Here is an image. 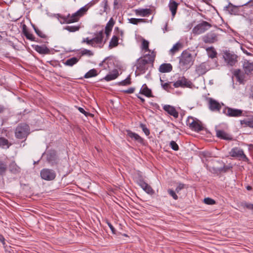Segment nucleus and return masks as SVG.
I'll list each match as a JSON object with an SVG mask.
<instances>
[{
  "mask_svg": "<svg viewBox=\"0 0 253 253\" xmlns=\"http://www.w3.org/2000/svg\"><path fill=\"white\" fill-rule=\"evenodd\" d=\"M156 57V53L153 51L151 54H146L144 57H141L136 61L135 66L136 70L135 73L138 75L144 74L149 67L153 68Z\"/></svg>",
  "mask_w": 253,
  "mask_h": 253,
  "instance_id": "f257e3e1",
  "label": "nucleus"
},
{
  "mask_svg": "<svg viewBox=\"0 0 253 253\" xmlns=\"http://www.w3.org/2000/svg\"><path fill=\"white\" fill-rule=\"evenodd\" d=\"M88 10L86 6H84L81 8L76 12L72 15L68 14L67 16L58 14V17L62 19L63 21H61V23H72L78 22L81 17L83 16Z\"/></svg>",
  "mask_w": 253,
  "mask_h": 253,
  "instance_id": "f03ea898",
  "label": "nucleus"
},
{
  "mask_svg": "<svg viewBox=\"0 0 253 253\" xmlns=\"http://www.w3.org/2000/svg\"><path fill=\"white\" fill-rule=\"evenodd\" d=\"M194 61L192 54L187 50L183 51L179 57V64L183 69L189 68L193 64Z\"/></svg>",
  "mask_w": 253,
  "mask_h": 253,
  "instance_id": "7ed1b4c3",
  "label": "nucleus"
},
{
  "mask_svg": "<svg viewBox=\"0 0 253 253\" xmlns=\"http://www.w3.org/2000/svg\"><path fill=\"white\" fill-rule=\"evenodd\" d=\"M30 133L29 126L26 124H19L15 130V136L16 138L19 139L25 140Z\"/></svg>",
  "mask_w": 253,
  "mask_h": 253,
  "instance_id": "20e7f679",
  "label": "nucleus"
},
{
  "mask_svg": "<svg viewBox=\"0 0 253 253\" xmlns=\"http://www.w3.org/2000/svg\"><path fill=\"white\" fill-rule=\"evenodd\" d=\"M46 160L51 166H57L59 164V159L55 150H48L45 153Z\"/></svg>",
  "mask_w": 253,
  "mask_h": 253,
  "instance_id": "39448f33",
  "label": "nucleus"
},
{
  "mask_svg": "<svg viewBox=\"0 0 253 253\" xmlns=\"http://www.w3.org/2000/svg\"><path fill=\"white\" fill-rule=\"evenodd\" d=\"M211 27V25L206 21H202L197 24L192 29V32L194 35L201 34Z\"/></svg>",
  "mask_w": 253,
  "mask_h": 253,
  "instance_id": "423d86ee",
  "label": "nucleus"
},
{
  "mask_svg": "<svg viewBox=\"0 0 253 253\" xmlns=\"http://www.w3.org/2000/svg\"><path fill=\"white\" fill-rule=\"evenodd\" d=\"M229 154L231 157L237 158L239 160L244 162H248L249 161V159L244 154L243 149L239 147L233 148L229 152Z\"/></svg>",
  "mask_w": 253,
  "mask_h": 253,
  "instance_id": "0eeeda50",
  "label": "nucleus"
},
{
  "mask_svg": "<svg viewBox=\"0 0 253 253\" xmlns=\"http://www.w3.org/2000/svg\"><path fill=\"white\" fill-rule=\"evenodd\" d=\"M219 35L214 31H211L202 37V41L205 43L212 44L218 41Z\"/></svg>",
  "mask_w": 253,
  "mask_h": 253,
  "instance_id": "6e6552de",
  "label": "nucleus"
},
{
  "mask_svg": "<svg viewBox=\"0 0 253 253\" xmlns=\"http://www.w3.org/2000/svg\"><path fill=\"white\" fill-rule=\"evenodd\" d=\"M41 178L45 180L51 181L54 180L56 176L55 171L51 169H43L40 172Z\"/></svg>",
  "mask_w": 253,
  "mask_h": 253,
  "instance_id": "1a4fd4ad",
  "label": "nucleus"
},
{
  "mask_svg": "<svg viewBox=\"0 0 253 253\" xmlns=\"http://www.w3.org/2000/svg\"><path fill=\"white\" fill-rule=\"evenodd\" d=\"M187 125L195 131L199 132L204 129L201 123L199 121H195L193 117H189L187 120Z\"/></svg>",
  "mask_w": 253,
  "mask_h": 253,
  "instance_id": "9d476101",
  "label": "nucleus"
},
{
  "mask_svg": "<svg viewBox=\"0 0 253 253\" xmlns=\"http://www.w3.org/2000/svg\"><path fill=\"white\" fill-rule=\"evenodd\" d=\"M223 113L230 117H238L242 116L243 111L238 109L226 107L223 110Z\"/></svg>",
  "mask_w": 253,
  "mask_h": 253,
  "instance_id": "9b49d317",
  "label": "nucleus"
},
{
  "mask_svg": "<svg viewBox=\"0 0 253 253\" xmlns=\"http://www.w3.org/2000/svg\"><path fill=\"white\" fill-rule=\"evenodd\" d=\"M192 85V82L184 77L179 78L178 80L174 82L173 85L174 87H191Z\"/></svg>",
  "mask_w": 253,
  "mask_h": 253,
  "instance_id": "f8f14e48",
  "label": "nucleus"
},
{
  "mask_svg": "<svg viewBox=\"0 0 253 253\" xmlns=\"http://www.w3.org/2000/svg\"><path fill=\"white\" fill-rule=\"evenodd\" d=\"M223 58L228 64L233 66L237 62V56L233 53L226 50L224 52Z\"/></svg>",
  "mask_w": 253,
  "mask_h": 253,
  "instance_id": "ddd939ff",
  "label": "nucleus"
},
{
  "mask_svg": "<svg viewBox=\"0 0 253 253\" xmlns=\"http://www.w3.org/2000/svg\"><path fill=\"white\" fill-rule=\"evenodd\" d=\"M137 183L147 194L152 195L155 193L154 190L151 186L147 183L142 177L138 179Z\"/></svg>",
  "mask_w": 253,
  "mask_h": 253,
  "instance_id": "4468645a",
  "label": "nucleus"
},
{
  "mask_svg": "<svg viewBox=\"0 0 253 253\" xmlns=\"http://www.w3.org/2000/svg\"><path fill=\"white\" fill-rule=\"evenodd\" d=\"M208 105L209 109L212 111H219L221 106L220 103L212 98H208Z\"/></svg>",
  "mask_w": 253,
  "mask_h": 253,
  "instance_id": "2eb2a0df",
  "label": "nucleus"
},
{
  "mask_svg": "<svg viewBox=\"0 0 253 253\" xmlns=\"http://www.w3.org/2000/svg\"><path fill=\"white\" fill-rule=\"evenodd\" d=\"M216 136L221 139L225 140L231 141L233 140L231 135L227 133L225 131L220 129H216Z\"/></svg>",
  "mask_w": 253,
  "mask_h": 253,
  "instance_id": "dca6fc26",
  "label": "nucleus"
},
{
  "mask_svg": "<svg viewBox=\"0 0 253 253\" xmlns=\"http://www.w3.org/2000/svg\"><path fill=\"white\" fill-rule=\"evenodd\" d=\"M179 4V3L177 2L174 0H169V1L168 7L169 8V10L171 13L172 18L175 17L176 14Z\"/></svg>",
  "mask_w": 253,
  "mask_h": 253,
  "instance_id": "f3484780",
  "label": "nucleus"
},
{
  "mask_svg": "<svg viewBox=\"0 0 253 253\" xmlns=\"http://www.w3.org/2000/svg\"><path fill=\"white\" fill-rule=\"evenodd\" d=\"M127 136L131 139H133L134 140L137 141L139 143L144 145V140L138 134L131 131L130 130H126Z\"/></svg>",
  "mask_w": 253,
  "mask_h": 253,
  "instance_id": "a211bd4d",
  "label": "nucleus"
},
{
  "mask_svg": "<svg viewBox=\"0 0 253 253\" xmlns=\"http://www.w3.org/2000/svg\"><path fill=\"white\" fill-rule=\"evenodd\" d=\"M163 109L174 118L176 119L178 117V112L173 106L169 105H165L163 106Z\"/></svg>",
  "mask_w": 253,
  "mask_h": 253,
  "instance_id": "6ab92c4d",
  "label": "nucleus"
},
{
  "mask_svg": "<svg viewBox=\"0 0 253 253\" xmlns=\"http://www.w3.org/2000/svg\"><path fill=\"white\" fill-rule=\"evenodd\" d=\"M95 37L92 39V42L96 44H102L103 43L104 37L103 30H101L97 33L95 34Z\"/></svg>",
  "mask_w": 253,
  "mask_h": 253,
  "instance_id": "aec40b11",
  "label": "nucleus"
},
{
  "mask_svg": "<svg viewBox=\"0 0 253 253\" xmlns=\"http://www.w3.org/2000/svg\"><path fill=\"white\" fill-rule=\"evenodd\" d=\"M9 171L14 174H19L21 172L20 168L16 164L14 161H11L8 167Z\"/></svg>",
  "mask_w": 253,
  "mask_h": 253,
  "instance_id": "412c9836",
  "label": "nucleus"
},
{
  "mask_svg": "<svg viewBox=\"0 0 253 253\" xmlns=\"http://www.w3.org/2000/svg\"><path fill=\"white\" fill-rule=\"evenodd\" d=\"M33 47L37 52L41 54H47L50 53V50L45 45H36L34 46H33Z\"/></svg>",
  "mask_w": 253,
  "mask_h": 253,
  "instance_id": "4be33fe9",
  "label": "nucleus"
},
{
  "mask_svg": "<svg viewBox=\"0 0 253 253\" xmlns=\"http://www.w3.org/2000/svg\"><path fill=\"white\" fill-rule=\"evenodd\" d=\"M224 10L230 14L236 15L239 12V7L233 5L231 3H229L227 6L224 7Z\"/></svg>",
  "mask_w": 253,
  "mask_h": 253,
  "instance_id": "5701e85b",
  "label": "nucleus"
},
{
  "mask_svg": "<svg viewBox=\"0 0 253 253\" xmlns=\"http://www.w3.org/2000/svg\"><path fill=\"white\" fill-rule=\"evenodd\" d=\"M208 70L206 63H202L197 66L196 72L198 75L200 76L206 73Z\"/></svg>",
  "mask_w": 253,
  "mask_h": 253,
  "instance_id": "b1692460",
  "label": "nucleus"
},
{
  "mask_svg": "<svg viewBox=\"0 0 253 253\" xmlns=\"http://www.w3.org/2000/svg\"><path fill=\"white\" fill-rule=\"evenodd\" d=\"M139 93L142 94L147 97H153L152 90L149 88L146 84H144L140 90Z\"/></svg>",
  "mask_w": 253,
  "mask_h": 253,
  "instance_id": "393cba45",
  "label": "nucleus"
},
{
  "mask_svg": "<svg viewBox=\"0 0 253 253\" xmlns=\"http://www.w3.org/2000/svg\"><path fill=\"white\" fill-rule=\"evenodd\" d=\"M243 68L245 74L249 75L253 71V62L245 60L243 64Z\"/></svg>",
  "mask_w": 253,
  "mask_h": 253,
  "instance_id": "a878e982",
  "label": "nucleus"
},
{
  "mask_svg": "<svg viewBox=\"0 0 253 253\" xmlns=\"http://www.w3.org/2000/svg\"><path fill=\"white\" fill-rule=\"evenodd\" d=\"M119 75L118 71L117 69H115L113 70V73L107 75L104 78L101 79V81L105 80V81L109 82L116 79L119 76Z\"/></svg>",
  "mask_w": 253,
  "mask_h": 253,
  "instance_id": "bb28decb",
  "label": "nucleus"
},
{
  "mask_svg": "<svg viewBox=\"0 0 253 253\" xmlns=\"http://www.w3.org/2000/svg\"><path fill=\"white\" fill-rule=\"evenodd\" d=\"M22 33L27 39L31 41L38 42L35 40L36 38L33 35V34L30 33L28 32L27 26L25 24H24L22 26Z\"/></svg>",
  "mask_w": 253,
  "mask_h": 253,
  "instance_id": "cd10ccee",
  "label": "nucleus"
},
{
  "mask_svg": "<svg viewBox=\"0 0 253 253\" xmlns=\"http://www.w3.org/2000/svg\"><path fill=\"white\" fill-rule=\"evenodd\" d=\"M240 124L242 125H245V126L253 128V116H250L243 120H241Z\"/></svg>",
  "mask_w": 253,
  "mask_h": 253,
  "instance_id": "c85d7f7f",
  "label": "nucleus"
},
{
  "mask_svg": "<svg viewBox=\"0 0 253 253\" xmlns=\"http://www.w3.org/2000/svg\"><path fill=\"white\" fill-rule=\"evenodd\" d=\"M172 69V65L169 63H163L159 68V71L161 73H167L170 72Z\"/></svg>",
  "mask_w": 253,
  "mask_h": 253,
  "instance_id": "c756f323",
  "label": "nucleus"
},
{
  "mask_svg": "<svg viewBox=\"0 0 253 253\" xmlns=\"http://www.w3.org/2000/svg\"><path fill=\"white\" fill-rule=\"evenodd\" d=\"M136 14L145 17L147 16L151 13V10L149 8L139 9L135 10Z\"/></svg>",
  "mask_w": 253,
  "mask_h": 253,
  "instance_id": "7c9ffc66",
  "label": "nucleus"
},
{
  "mask_svg": "<svg viewBox=\"0 0 253 253\" xmlns=\"http://www.w3.org/2000/svg\"><path fill=\"white\" fill-rule=\"evenodd\" d=\"M8 169L7 163L2 160H0V176L4 175Z\"/></svg>",
  "mask_w": 253,
  "mask_h": 253,
  "instance_id": "2f4dec72",
  "label": "nucleus"
},
{
  "mask_svg": "<svg viewBox=\"0 0 253 253\" xmlns=\"http://www.w3.org/2000/svg\"><path fill=\"white\" fill-rule=\"evenodd\" d=\"M118 41L119 38L118 36L114 35L109 42V47L110 48H112L113 47H116L119 44Z\"/></svg>",
  "mask_w": 253,
  "mask_h": 253,
  "instance_id": "473e14b6",
  "label": "nucleus"
},
{
  "mask_svg": "<svg viewBox=\"0 0 253 253\" xmlns=\"http://www.w3.org/2000/svg\"><path fill=\"white\" fill-rule=\"evenodd\" d=\"M208 56L211 58H214L217 55V52L213 47H209L206 49Z\"/></svg>",
  "mask_w": 253,
  "mask_h": 253,
  "instance_id": "72a5a7b5",
  "label": "nucleus"
},
{
  "mask_svg": "<svg viewBox=\"0 0 253 253\" xmlns=\"http://www.w3.org/2000/svg\"><path fill=\"white\" fill-rule=\"evenodd\" d=\"M11 145V144L9 142L7 139L3 137H0V147L4 148L6 146V148H8Z\"/></svg>",
  "mask_w": 253,
  "mask_h": 253,
  "instance_id": "f704fd0d",
  "label": "nucleus"
},
{
  "mask_svg": "<svg viewBox=\"0 0 253 253\" xmlns=\"http://www.w3.org/2000/svg\"><path fill=\"white\" fill-rule=\"evenodd\" d=\"M79 60V59L76 57H72L67 59L64 63L65 65L69 66H72L76 64Z\"/></svg>",
  "mask_w": 253,
  "mask_h": 253,
  "instance_id": "c9c22d12",
  "label": "nucleus"
},
{
  "mask_svg": "<svg viewBox=\"0 0 253 253\" xmlns=\"http://www.w3.org/2000/svg\"><path fill=\"white\" fill-rule=\"evenodd\" d=\"M98 75L97 70L95 69L90 70L84 76V78L86 79L96 77Z\"/></svg>",
  "mask_w": 253,
  "mask_h": 253,
  "instance_id": "e433bc0d",
  "label": "nucleus"
},
{
  "mask_svg": "<svg viewBox=\"0 0 253 253\" xmlns=\"http://www.w3.org/2000/svg\"><path fill=\"white\" fill-rule=\"evenodd\" d=\"M81 28L80 25L76 26H66L64 27V30H66L69 32H75L79 31Z\"/></svg>",
  "mask_w": 253,
  "mask_h": 253,
  "instance_id": "4c0bfd02",
  "label": "nucleus"
},
{
  "mask_svg": "<svg viewBox=\"0 0 253 253\" xmlns=\"http://www.w3.org/2000/svg\"><path fill=\"white\" fill-rule=\"evenodd\" d=\"M160 82L162 87L165 90L169 91L170 89H173V88L170 85V84L171 83V82L164 83V81L162 80L161 79H160Z\"/></svg>",
  "mask_w": 253,
  "mask_h": 253,
  "instance_id": "58836bf2",
  "label": "nucleus"
},
{
  "mask_svg": "<svg viewBox=\"0 0 253 253\" xmlns=\"http://www.w3.org/2000/svg\"><path fill=\"white\" fill-rule=\"evenodd\" d=\"M235 77L237 78L238 81H239L240 83H242L244 80L243 79V76L241 74V71L238 70H235L234 71L233 73Z\"/></svg>",
  "mask_w": 253,
  "mask_h": 253,
  "instance_id": "ea45409f",
  "label": "nucleus"
},
{
  "mask_svg": "<svg viewBox=\"0 0 253 253\" xmlns=\"http://www.w3.org/2000/svg\"><path fill=\"white\" fill-rule=\"evenodd\" d=\"M233 167L229 165H224L223 167H221L218 169V171L220 173H225L228 171L229 170L232 169Z\"/></svg>",
  "mask_w": 253,
  "mask_h": 253,
  "instance_id": "a19ab883",
  "label": "nucleus"
},
{
  "mask_svg": "<svg viewBox=\"0 0 253 253\" xmlns=\"http://www.w3.org/2000/svg\"><path fill=\"white\" fill-rule=\"evenodd\" d=\"M115 23V21L114 20L113 18H111L109 20V21L107 23L105 30H108L112 31V28Z\"/></svg>",
  "mask_w": 253,
  "mask_h": 253,
  "instance_id": "79ce46f5",
  "label": "nucleus"
},
{
  "mask_svg": "<svg viewBox=\"0 0 253 253\" xmlns=\"http://www.w3.org/2000/svg\"><path fill=\"white\" fill-rule=\"evenodd\" d=\"M32 27L35 33L38 35V36L43 39H45L46 38V36L35 25H32Z\"/></svg>",
  "mask_w": 253,
  "mask_h": 253,
  "instance_id": "37998d69",
  "label": "nucleus"
},
{
  "mask_svg": "<svg viewBox=\"0 0 253 253\" xmlns=\"http://www.w3.org/2000/svg\"><path fill=\"white\" fill-rule=\"evenodd\" d=\"M181 46V44L179 42H177L176 44H175L172 48L170 50V52L172 55H173L175 53L177 52L180 47Z\"/></svg>",
  "mask_w": 253,
  "mask_h": 253,
  "instance_id": "c03bdc74",
  "label": "nucleus"
},
{
  "mask_svg": "<svg viewBox=\"0 0 253 253\" xmlns=\"http://www.w3.org/2000/svg\"><path fill=\"white\" fill-rule=\"evenodd\" d=\"M131 83V78L130 75H129L125 80L121 81L119 83V85H128L130 84Z\"/></svg>",
  "mask_w": 253,
  "mask_h": 253,
  "instance_id": "a18cd8bd",
  "label": "nucleus"
},
{
  "mask_svg": "<svg viewBox=\"0 0 253 253\" xmlns=\"http://www.w3.org/2000/svg\"><path fill=\"white\" fill-rule=\"evenodd\" d=\"M149 42L148 41L143 39L142 41L141 48L145 50V51H150V49H149Z\"/></svg>",
  "mask_w": 253,
  "mask_h": 253,
  "instance_id": "49530a36",
  "label": "nucleus"
},
{
  "mask_svg": "<svg viewBox=\"0 0 253 253\" xmlns=\"http://www.w3.org/2000/svg\"><path fill=\"white\" fill-rule=\"evenodd\" d=\"M115 32L116 33V36H118L119 38L120 37L122 39L124 37V31L122 30H120V28L118 27H115Z\"/></svg>",
  "mask_w": 253,
  "mask_h": 253,
  "instance_id": "de8ad7c7",
  "label": "nucleus"
},
{
  "mask_svg": "<svg viewBox=\"0 0 253 253\" xmlns=\"http://www.w3.org/2000/svg\"><path fill=\"white\" fill-rule=\"evenodd\" d=\"M140 127L142 128L144 133L146 134V135H149L150 132L149 129L146 127L145 124L141 123L140 124Z\"/></svg>",
  "mask_w": 253,
  "mask_h": 253,
  "instance_id": "09e8293b",
  "label": "nucleus"
},
{
  "mask_svg": "<svg viewBox=\"0 0 253 253\" xmlns=\"http://www.w3.org/2000/svg\"><path fill=\"white\" fill-rule=\"evenodd\" d=\"M81 54L82 56L87 55L88 56H91L93 55V52H92L91 50L86 49H84V50H82Z\"/></svg>",
  "mask_w": 253,
  "mask_h": 253,
  "instance_id": "8fccbe9b",
  "label": "nucleus"
},
{
  "mask_svg": "<svg viewBox=\"0 0 253 253\" xmlns=\"http://www.w3.org/2000/svg\"><path fill=\"white\" fill-rule=\"evenodd\" d=\"M82 42V43H85V42L88 45H90L91 46L94 47H95V45L94 44H93V43L92 42V39H89L88 38H86L85 39H84L83 40Z\"/></svg>",
  "mask_w": 253,
  "mask_h": 253,
  "instance_id": "3c124183",
  "label": "nucleus"
},
{
  "mask_svg": "<svg viewBox=\"0 0 253 253\" xmlns=\"http://www.w3.org/2000/svg\"><path fill=\"white\" fill-rule=\"evenodd\" d=\"M204 203L207 205H212L215 204V201L210 198H206L204 199Z\"/></svg>",
  "mask_w": 253,
  "mask_h": 253,
  "instance_id": "603ef678",
  "label": "nucleus"
},
{
  "mask_svg": "<svg viewBox=\"0 0 253 253\" xmlns=\"http://www.w3.org/2000/svg\"><path fill=\"white\" fill-rule=\"evenodd\" d=\"M168 192L169 194V195H170L173 198V199L175 200L178 199V196L176 194L175 191H174L173 190L171 189H169L168 190Z\"/></svg>",
  "mask_w": 253,
  "mask_h": 253,
  "instance_id": "864d4df0",
  "label": "nucleus"
},
{
  "mask_svg": "<svg viewBox=\"0 0 253 253\" xmlns=\"http://www.w3.org/2000/svg\"><path fill=\"white\" fill-rule=\"evenodd\" d=\"M169 145L171 149L174 151H177L179 149L178 145L174 141H170Z\"/></svg>",
  "mask_w": 253,
  "mask_h": 253,
  "instance_id": "5fc2aeb1",
  "label": "nucleus"
},
{
  "mask_svg": "<svg viewBox=\"0 0 253 253\" xmlns=\"http://www.w3.org/2000/svg\"><path fill=\"white\" fill-rule=\"evenodd\" d=\"M111 31H112L108 30H105L104 33L106 35V39H105V41L103 42V43L102 44V45H99V47L102 48L104 44L106 43V41L108 39Z\"/></svg>",
  "mask_w": 253,
  "mask_h": 253,
  "instance_id": "6e6d98bb",
  "label": "nucleus"
},
{
  "mask_svg": "<svg viewBox=\"0 0 253 253\" xmlns=\"http://www.w3.org/2000/svg\"><path fill=\"white\" fill-rule=\"evenodd\" d=\"M78 110L82 113V114H84L86 117L88 116H91L93 117V115L89 113L86 112L83 108L82 107H78Z\"/></svg>",
  "mask_w": 253,
  "mask_h": 253,
  "instance_id": "4d7b16f0",
  "label": "nucleus"
},
{
  "mask_svg": "<svg viewBox=\"0 0 253 253\" xmlns=\"http://www.w3.org/2000/svg\"><path fill=\"white\" fill-rule=\"evenodd\" d=\"M185 184H184L183 183H179L178 186H177V187L175 189V192L176 193H178L182 189H184L185 188Z\"/></svg>",
  "mask_w": 253,
  "mask_h": 253,
  "instance_id": "13d9d810",
  "label": "nucleus"
},
{
  "mask_svg": "<svg viewBox=\"0 0 253 253\" xmlns=\"http://www.w3.org/2000/svg\"><path fill=\"white\" fill-rule=\"evenodd\" d=\"M101 4L102 5V6L103 7V8H104L103 12H106L108 8V5L107 0H104L102 1Z\"/></svg>",
  "mask_w": 253,
  "mask_h": 253,
  "instance_id": "bf43d9fd",
  "label": "nucleus"
},
{
  "mask_svg": "<svg viewBox=\"0 0 253 253\" xmlns=\"http://www.w3.org/2000/svg\"><path fill=\"white\" fill-rule=\"evenodd\" d=\"M134 90H135L134 87H130L126 90H123V92L125 93L130 94V93H133L134 92Z\"/></svg>",
  "mask_w": 253,
  "mask_h": 253,
  "instance_id": "052dcab7",
  "label": "nucleus"
},
{
  "mask_svg": "<svg viewBox=\"0 0 253 253\" xmlns=\"http://www.w3.org/2000/svg\"><path fill=\"white\" fill-rule=\"evenodd\" d=\"M107 224L110 227V229L111 230L112 233L113 234H116V230L115 228L113 227V226L112 225V224L110 222H108Z\"/></svg>",
  "mask_w": 253,
  "mask_h": 253,
  "instance_id": "680f3d73",
  "label": "nucleus"
},
{
  "mask_svg": "<svg viewBox=\"0 0 253 253\" xmlns=\"http://www.w3.org/2000/svg\"><path fill=\"white\" fill-rule=\"evenodd\" d=\"M129 22L131 24L137 25L138 24L137 18H131L129 19Z\"/></svg>",
  "mask_w": 253,
  "mask_h": 253,
  "instance_id": "e2e57ef3",
  "label": "nucleus"
},
{
  "mask_svg": "<svg viewBox=\"0 0 253 253\" xmlns=\"http://www.w3.org/2000/svg\"><path fill=\"white\" fill-rule=\"evenodd\" d=\"M7 110V108L4 105L0 104V114L3 113Z\"/></svg>",
  "mask_w": 253,
  "mask_h": 253,
  "instance_id": "0e129e2a",
  "label": "nucleus"
},
{
  "mask_svg": "<svg viewBox=\"0 0 253 253\" xmlns=\"http://www.w3.org/2000/svg\"><path fill=\"white\" fill-rule=\"evenodd\" d=\"M99 0H92L90 2H89L87 5H89V7L92 6L97 2L99 1Z\"/></svg>",
  "mask_w": 253,
  "mask_h": 253,
  "instance_id": "69168bd1",
  "label": "nucleus"
},
{
  "mask_svg": "<svg viewBox=\"0 0 253 253\" xmlns=\"http://www.w3.org/2000/svg\"><path fill=\"white\" fill-rule=\"evenodd\" d=\"M5 238L3 236L0 234V242H1L3 246L5 245Z\"/></svg>",
  "mask_w": 253,
  "mask_h": 253,
  "instance_id": "338daca9",
  "label": "nucleus"
},
{
  "mask_svg": "<svg viewBox=\"0 0 253 253\" xmlns=\"http://www.w3.org/2000/svg\"><path fill=\"white\" fill-rule=\"evenodd\" d=\"M245 207L248 209L253 210V204H252L246 203L245 205Z\"/></svg>",
  "mask_w": 253,
  "mask_h": 253,
  "instance_id": "774afa93",
  "label": "nucleus"
}]
</instances>
